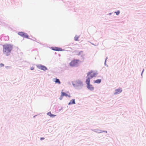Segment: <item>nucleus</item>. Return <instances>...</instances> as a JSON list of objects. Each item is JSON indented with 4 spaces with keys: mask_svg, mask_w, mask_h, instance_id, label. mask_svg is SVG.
Instances as JSON below:
<instances>
[{
    "mask_svg": "<svg viewBox=\"0 0 146 146\" xmlns=\"http://www.w3.org/2000/svg\"><path fill=\"white\" fill-rule=\"evenodd\" d=\"M3 53L7 56L9 55L12 49V45L9 44H6L3 45Z\"/></svg>",
    "mask_w": 146,
    "mask_h": 146,
    "instance_id": "obj_1",
    "label": "nucleus"
},
{
    "mask_svg": "<svg viewBox=\"0 0 146 146\" xmlns=\"http://www.w3.org/2000/svg\"><path fill=\"white\" fill-rule=\"evenodd\" d=\"M90 78H88L86 81V83L87 85V88L90 90H94V87L92 85L90 84Z\"/></svg>",
    "mask_w": 146,
    "mask_h": 146,
    "instance_id": "obj_2",
    "label": "nucleus"
},
{
    "mask_svg": "<svg viewBox=\"0 0 146 146\" xmlns=\"http://www.w3.org/2000/svg\"><path fill=\"white\" fill-rule=\"evenodd\" d=\"M79 61V60H73L70 63V65L72 67L76 66L78 64Z\"/></svg>",
    "mask_w": 146,
    "mask_h": 146,
    "instance_id": "obj_3",
    "label": "nucleus"
},
{
    "mask_svg": "<svg viewBox=\"0 0 146 146\" xmlns=\"http://www.w3.org/2000/svg\"><path fill=\"white\" fill-rule=\"evenodd\" d=\"M87 76L88 77V78H90V79L91 78L95 77L97 73L96 72H93L91 71L87 73Z\"/></svg>",
    "mask_w": 146,
    "mask_h": 146,
    "instance_id": "obj_4",
    "label": "nucleus"
},
{
    "mask_svg": "<svg viewBox=\"0 0 146 146\" xmlns=\"http://www.w3.org/2000/svg\"><path fill=\"white\" fill-rule=\"evenodd\" d=\"M64 96H65L66 97L68 96V97H70V94L68 92L67 93H64V92H62L60 96V100H61L62 99V97Z\"/></svg>",
    "mask_w": 146,
    "mask_h": 146,
    "instance_id": "obj_5",
    "label": "nucleus"
},
{
    "mask_svg": "<svg viewBox=\"0 0 146 146\" xmlns=\"http://www.w3.org/2000/svg\"><path fill=\"white\" fill-rule=\"evenodd\" d=\"M122 91V90L121 88H119L118 89H116L114 93L115 94H118L120 93Z\"/></svg>",
    "mask_w": 146,
    "mask_h": 146,
    "instance_id": "obj_6",
    "label": "nucleus"
},
{
    "mask_svg": "<svg viewBox=\"0 0 146 146\" xmlns=\"http://www.w3.org/2000/svg\"><path fill=\"white\" fill-rule=\"evenodd\" d=\"M52 49L53 50L57 51H61L62 50L61 48H58L57 47H54L52 48Z\"/></svg>",
    "mask_w": 146,
    "mask_h": 146,
    "instance_id": "obj_7",
    "label": "nucleus"
},
{
    "mask_svg": "<svg viewBox=\"0 0 146 146\" xmlns=\"http://www.w3.org/2000/svg\"><path fill=\"white\" fill-rule=\"evenodd\" d=\"M39 69L43 70H46L47 69V68L45 66L40 65L39 66Z\"/></svg>",
    "mask_w": 146,
    "mask_h": 146,
    "instance_id": "obj_8",
    "label": "nucleus"
},
{
    "mask_svg": "<svg viewBox=\"0 0 146 146\" xmlns=\"http://www.w3.org/2000/svg\"><path fill=\"white\" fill-rule=\"evenodd\" d=\"M53 81L55 83H58L59 84H60V82L59 80L56 78L53 79Z\"/></svg>",
    "mask_w": 146,
    "mask_h": 146,
    "instance_id": "obj_9",
    "label": "nucleus"
},
{
    "mask_svg": "<svg viewBox=\"0 0 146 146\" xmlns=\"http://www.w3.org/2000/svg\"><path fill=\"white\" fill-rule=\"evenodd\" d=\"M75 104L74 99H72L69 103L68 105H70L71 104Z\"/></svg>",
    "mask_w": 146,
    "mask_h": 146,
    "instance_id": "obj_10",
    "label": "nucleus"
},
{
    "mask_svg": "<svg viewBox=\"0 0 146 146\" xmlns=\"http://www.w3.org/2000/svg\"><path fill=\"white\" fill-rule=\"evenodd\" d=\"M101 79H98L95 81L94 82V83L99 84L101 82Z\"/></svg>",
    "mask_w": 146,
    "mask_h": 146,
    "instance_id": "obj_11",
    "label": "nucleus"
},
{
    "mask_svg": "<svg viewBox=\"0 0 146 146\" xmlns=\"http://www.w3.org/2000/svg\"><path fill=\"white\" fill-rule=\"evenodd\" d=\"M22 37H25L26 38H29L28 36L27 35V34L26 33H24V35H23Z\"/></svg>",
    "mask_w": 146,
    "mask_h": 146,
    "instance_id": "obj_12",
    "label": "nucleus"
},
{
    "mask_svg": "<svg viewBox=\"0 0 146 146\" xmlns=\"http://www.w3.org/2000/svg\"><path fill=\"white\" fill-rule=\"evenodd\" d=\"M24 33L23 32H19L18 33V35L22 37L24 35Z\"/></svg>",
    "mask_w": 146,
    "mask_h": 146,
    "instance_id": "obj_13",
    "label": "nucleus"
},
{
    "mask_svg": "<svg viewBox=\"0 0 146 146\" xmlns=\"http://www.w3.org/2000/svg\"><path fill=\"white\" fill-rule=\"evenodd\" d=\"M119 11H118L117 12H115V13L116 14V15H118L119 13Z\"/></svg>",
    "mask_w": 146,
    "mask_h": 146,
    "instance_id": "obj_14",
    "label": "nucleus"
},
{
    "mask_svg": "<svg viewBox=\"0 0 146 146\" xmlns=\"http://www.w3.org/2000/svg\"><path fill=\"white\" fill-rule=\"evenodd\" d=\"M56 116V115H53V114H52L51 115H50V117H54Z\"/></svg>",
    "mask_w": 146,
    "mask_h": 146,
    "instance_id": "obj_15",
    "label": "nucleus"
},
{
    "mask_svg": "<svg viewBox=\"0 0 146 146\" xmlns=\"http://www.w3.org/2000/svg\"><path fill=\"white\" fill-rule=\"evenodd\" d=\"M78 39V38L77 37H75L74 38V40L76 41Z\"/></svg>",
    "mask_w": 146,
    "mask_h": 146,
    "instance_id": "obj_16",
    "label": "nucleus"
},
{
    "mask_svg": "<svg viewBox=\"0 0 146 146\" xmlns=\"http://www.w3.org/2000/svg\"><path fill=\"white\" fill-rule=\"evenodd\" d=\"M0 65L1 67H3V66H4V64L2 63L0 64Z\"/></svg>",
    "mask_w": 146,
    "mask_h": 146,
    "instance_id": "obj_17",
    "label": "nucleus"
},
{
    "mask_svg": "<svg viewBox=\"0 0 146 146\" xmlns=\"http://www.w3.org/2000/svg\"><path fill=\"white\" fill-rule=\"evenodd\" d=\"M52 114L50 112H48V113H47V114L49 115V116H50V115H51Z\"/></svg>",
    "mask_w": 146,
    "mask_h": 146,
    "instance_id": "obj_18",
    "label": "nucleus"
},
{
    "mask_svg": "<svg viewBox=\"0 0 146 146\" xmlns=\"http://www.w3.org/2000/svg\"><path fill=\"white\" fill-rule=\"evenodd\" d=\"M31 70H33L34 69V67H32L31 68Z\"/></svg>",
    "mask_w": 146,
    "mask_h": 146,
    "instance_id": "obj_19",
    "label": "nucleus"
},
{
    "mask_svg": "<svg viewBox=\"0 0 146 146\" xmlns=\"http://www.w3.org/2000/svg\"><path fill=\"white\" fill-rule=\"evenodd\" d=\"M44 139V137H41V138H40V140H42Z\"/></svg>",
    "mask_w": 146,
    "mask_h": 146,
    "instance_id": "obj_20",
    "label": "nucleus"
},
{
    "mask_svg": "<svg viewBox=\"0 0 146 146\" xmlns=\"http://www.w3.org/2000/svg\"><path fill=\"white\" fill-rule=\"evenodd\" d=\"M103 132H106V133H107V131H104Z\"/></svg>",
    "mask_w": 146,
    "mask_h": 146,
    "instance_id": "obj_21",
    "label": "nucleus"
}]
</instances>
